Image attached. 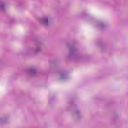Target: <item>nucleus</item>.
I'll return each mask as SVG.
<instances>
[{"label":"nucleus","instance_id":"nucleus-5","mask_svg":"<svg viewBox=\"0 0 128 128\" xmlns=\"http://www.w3.org/2000/svg\"><path fill=\"white\" fill-rule=\"evenodd\" d=\"M4 3L2 2H0V10H4Z\"/></svg>","mask_w":128,"mask_h":128},{"label":"nucleus","instance_id":"nucleus-9","mask_svg":"<svg viewBox=\"0 0 128 128\" xmlns=\"http://www.w3.org/2000/svg\"><path fill=\"white\" fill-rule=\"evenodd\" d=\"M32 50H30V52H32Z\"/></svg>","mask_w":128,"mask_h":128},{"label":"nucleus","instance_id":"nucleus-7","mask_svg":"<svg viewBox=\"0 0 128 128\" xmlns=\"http://www.w3.org/2000/svg\"><path fill=\"white\" fill-rule=\"evenodd\" d=\"M98 26L100 28H102L104 26V25L103 24H100L98 25Z\"/></svg>","mask_w":128,"mask_h":128},{"label":"nucleus","instance_id":"nucleus-8","mask_svg":"<svg viewBox=\"0 0 128 128\" xmlns=\"http://www.w3.org/2000/svg\"><path fill=\"white\" fill-rule=\"evenodd\" d=\"M78 112H76V114H78Z\"/></svg>","mask_w":128,"mask_h":128},{"label":"nucleus","instance_id":"nucleus-4","mask_svg":"<svg viewBox=\"0 0 128 128\" xmlns=\"http://www.w3.org/2000/svg\"><path fill=\"white\" fill-rule=\"evenodd\" d=\"M76 52V49L74 46L71 47L70 48V56H74Z\"/></svg>","mask_w":128,"mask_h":128},{"label":"nucleus","instance_id":"nucleus-6","mask_svg":"<svg viewBox=\"0 0 128 128\" xmlns=\"http://www.w3.org/2000/svg\"><path fill=\"white\" fill-rule=\"evenodd\" d=\"M66 75L64 74H60V78L61 80H66Z\"/></svg>","mask_w":128,"mask_h":128},{"label":"nucleus","instance_id":"nucleus-1","mask_svg":"<svg viewBox=\"0 0 128 128\" xmlns=\"http://www.w3.org/2000/svg\"><path fill=\"white\" fill-rule=\"evenodd\" d=\"M39 22L41 24L48 26V16H44L39 20Z\"/></svg>","mask_w":128,"mask_h":128},{"label":"nucleus","instance_id":"nucleus-2","mask_svg":"<svg viewBox=\"0 0 128 128\" xmlns=\"http://www.w3.org/2000/svg\"><path fill=\"white\" fill-rule=\"evenodd\" d=\"M33 52L35 54H38L40 52V46L37 45L33 50Z\"/></svg>","mask_w":128,"mask_h":128},{"label":"nucleus","instance_id":"nucleus-3","mask_svg":"<svg viewBox=\"0 0 128 128\" xmlns=\"http://www.w3.org/2000/svg\"><path fill=\"white\" fill-rule=\"evenodd\" d=\"M28 74H36V68H31L28 70Z\"/></svg>","mask_w":128,"mask_h":128}]
</instances>
